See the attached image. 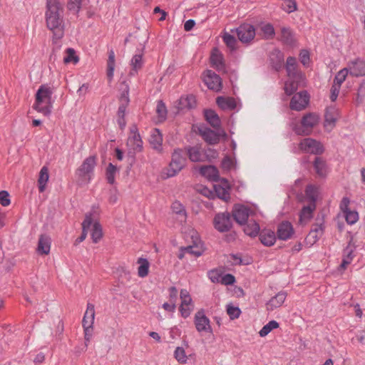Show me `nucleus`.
Wrapping results in <instances>:
<instances>
[{
  "label": "nucleus",
  "mask_w": 365,
  "mask_h": 365,
  "mask_svg": "<svg viewBox=\"0 0 365 365\" xmlns=\"http://www.w3.org/2000/svg\"><path fill=\"white\" fill-rule=\"evenodd\" d=\"M66 56L63 58L65 63H76L79 61V58L76 55V51L73 48H68L66 51Z\"/></svg>",
  "instance_id": "obj_43"
},
{
  "label": "nucleus",
  "mask_w": 365,
  "mask_h": 365,
  "mask_svg": "<svg viewBox=\"0 0 365 365\" xmlns=\"http://www.w3.org/2000/svg\"><path fill=\"white\" fill-rule=\"evenodd\" d=\"M125 105L122 104L119 106L118 110V123L120 128V129H124L126 125V122L125 120Z\"/></svg>",
  "instance_id": "obj_48"
},
{
  "label": "nucleus",
  "mask_w": 365,
  "mask_h": 365,
  "mask_svg": "<svg viewBox=\"0 0 365 365\" xmlns=\"http://www.w3.org/2000/svg\"><path fill=\"white\" fill-rule=\"evenodd\" d=\"M346 68H348V72L353 76H365V61L359 58L350 61Z\"/></svg>",
  "instance_id": "obj_17"
},
{
  "label": "nucleus",
  "mask_w": 365,
  "mask_h": 365,
  "mask_svg": "<svg viewBox=\"0 0 365 365\" xmlns=\"http://www.w3.org/2000/svg\"><path fill=\"white\" fill-rule=\"evenodd\" d=\"M115 67V54L113 51H110L108 56V76L112 78L113 76V71Z\"/></svg>",
  "instance_id": "obj_52"
},
{
  "label": "nucleus",
  "mask_w": 365,
  "mask_h": 365,
  "mask_svg": "<svg viewBox=\"0 0 365 365\" xmlns=\"http://www.w3.org/2000/svg\"><path fill=\"white\" fill-rule=\"evenodd\" d=\"M186 154L183 150L177 148L172 153L171 161L165 169V174L167 178L176 175L186 165Z\"/></svg>",
  "instance_id": "obj_4"
},
{
  "label": "nucleus",
  "mask_w": 365,
  "mask_h": 365,
  "mask_svg": "<svg viewBox=\"0 0 365 365\" xmlns=\"http://www.w3.org/2000/svg\"><path fill=\"white\" fill-rule=\"evenodd\" d=\"M149 142L154 150L158 153H162L163 135L160 132L159 129H153L150 135Z\"/></svg>",
  "instance_id": "obj_20"
},
{
  "label": "nucleus",
  "mask_w": 365,
  "mask_h": 365,
  "mask_svg": "<svg viewBox=\"0 0 365 365\" xmlns=\"http://www.w3.org/2000/svg\"><path fill=\"white\" fill-rule=\"evenodd\" d=\"M116 167L112 163H109L106 169V179L108 183L114 184L115 182V174L116 172Z\"/></svg>",
  "instance_id": "obj_50"
},
{
  "label": "nucleus",
  "mask_w": 365,
  "mask_h": 365,
  "mask_svg": "<svg viewBox=\"0 0 365 365\" xmlns=\"http://www.w3.org/2000/svg\"><path fill=\"white\" fill-rule=\"evenodd\" d=\"M205 117L207 123L213 128H218L220 127V120L215 111L206 110L205 111Z\"/></svg>",
  "instance_id": "obj_34"
},
{
  "label": "nucleus",
  "mask_w": 365,
  "mask_h": 365,
  "mask_svg": "<svg viewBox=\"0 0 365 365\" xmlns=\"http://www.w3.org/2000/svg\"><path fill=\"white\" fill-rule=\"evenodd\" d=\"M175 359L180 364H185L187 360L185 351L182 347H177L174 352Z\"/></svg>",
  "instance_id": "obj_45"
},
{
  "label": "nucleus",
  "mask_w": 365,
  "mask_h": 365,
  "mask_svg": "<svg viewBox=\"0 0 365 365\" xmlns=\"http://www.w3.org/2000/svg\"><path fill=\"white\" fill-rule=\"evenodd\" d=\"M196 101L193 96L181 97L179 101L180 108H192L195 106Z\"/></svg>",
  "instance_id": "obj_40"
},
{
  "label": "nucleus",
  "mask_w": 365,
  "mask_h": 365,
  "mask_svg": "<svg viewBox=\"0 0 365 365\" xmlns=\"http://www.w3.org/2000/svg\"><path fill=\"white\" fill-rule=\"evenodd\" d=\"M200 173L210 180L217 181L219 178L218 170L213 165H204L200 168Z\"/></svg>",
  "instance_id": "obj_25"
},
{
  "label": "nucleus",
  "mask_w": 365,
  "mask_h": 365,
  "mask_svg": "<svg viewBox=\"0 0 365 365\" xmlns=\"http://www.w3.org/2000/svg\"><path fill=\"white\" fill-rule=\"evenodd\" d=\"M46 22L53 38L61 39L64 35L63 7L58 0H47Z\"/></svg>",
  "instance_id": "obj_1"
},
{
  "label": "nucleus",
  "mask_w": 365,
  "mask_h": 365,
  "mask_svg": "<svg viewBox=\"0 0 365 365\" xmlns=\"http://www.w3.org/2000/svg\"><path fill=\"white\" fill-rule=\"evenodd\" d=\"M284 11L287 13H292L297 9L296 0H284Z\"/></svg>",
  "instance_id": "obj_60"
},
{
  "label": "nucleus",
  "mask_w": 365,
  "mask_h": 365,
  "mask_svg": "<svg viewBox=\"0 0 365 365\" xmlns=\"http://www.w3.org/2000/svg\"><path fill=\"white\" fill-rule=\"evenodd\" d=\"M279 327V323L274 320H272L264 325L262 329L259 331V336L264 337L267 336L274 329Z\"/></svg>",
  "instance_id": "obj_42"
},
{
  "label": "nucleus",
  "mask_w": 365,
  "mask_h": 365,
  "mask_svg": "<svg viewBox=\"0 0 365 365\" xmlns=\"http://www.w3.org/2000/svg\"><path fill=\"white\" fill-rule=\"evenodd\" d=\"M130 65L133 67V70L138 72L143 66V53H138L133 56Z\"/></svg>",
  "instance_id": "obj_46"
},
{
  "label": "nucleus",
  "mask_w": 365,
  "mask_h": 365,
  "mask_svg": "<svg viewBox=\"0 0 365 365\" xmlns=\"http://www.w3.org/2000/svg\"><path fill=\"white\" fill-rule=\"evenodd\" d=\"M281 41L288 46H294L295 43L294 35L289 28H282Z\"/></svg>",
  "instance_id": "obj_36"
},
{
  "label": "nucleus",
  "mask_w": 365,
  "mask_h": 365,
  "mask_svg": "<svg viewBox=\"0 0 365 365\" xmlns=\"http://www.w3.org/2000/svg\"><path fill=\"white\" fill-rule=\"evenodd\" d=\"M0 203L2 206H8L10 204L9 194L7 191L0 192Z\"/></svg>",
  "instance_id": "obj_63"
},
{
  "label": "nucleus",
  "mask_w": 365,
  "mask_h": 365,
  "mask_svg": "<svg viewBox=\"0 0 365 365\" xmlns=\"http://www.w3.org/2000/svg\"><path fill=\"white\" fill-rule=\"evenodd\" d=\"M287 297V294L284 292L277 293L274 297H272L266 304V309L267 311H273L274 309L280 307L284 302Z\"/></svg>",
  "instance_id": "obj_19"
},
{
  "label": "nucleus",
  "mask_w": 365,
  "mask_h": 365,
  "mask_svg": "<svg viewBox=\"0 0 365 365\" xmlns=\"http://www.w3.org/2000/svg\"><path fill=\"white\" fill-rule=\"evenodd\" d=\"M93 223V214L91 212L87 213L85 219L82 222V233L79 237L76 240V244L83 242L87 236L88 232L91 228Z\"/></svg>",
  "instance_id": "obj_23"
},
{
  "label": "nucleus",
  "mask_w": 365,
  "mask_h": 365,
  "mask_svg": "<svg viewBox=\"0 0 365 365\" xmlns=\"http://www.w3.org/2000/svg\"><path fill=\"white\" fill-rule=\"evenodd\" d=\"M305 194L310 200V202L315 203L317 197V188L315 186L312 185H307L305 190Z\"/></svg>",
  "instance_id": "obj_47"
},
{
  "label": "nucleus",
  "mask_w": 365,
  "mask_h": 365,
  "mask_svg": "<svg viewBox=\"0 0 365 365\" xmlns=\"http://www.w3.org/2000/svg\"><path fill=\"white\" fill-rule=\"evenodd\" d=\"M173 213L177 215V220L180 222H185L187 219V213L184 206L179 202L175 201L171 206Z\"/></svg>",
  "instance_id": "obj_28"
},
{
  "label": "nucleus",
  "mask_w": 365,
  "mask_h": 365,
  "mask_svg": "<svg viewBox=\"0 0 365 365\" xmlns=\"http://www.w3.org/2000/svg\"><path fill=\"white\" fill-rule=\"evenodd\" d=\"M213 222L215 228L220 232L229 231L232 225L231 215L229 212L216 215Z\"/></svg>",
  "instance_id": "obj_9"
},
{
  "label": "nucleus",
  "mask_w": 365,
  "mask_h": 365,
  "mask_svg": "<svg viewBox=\"0 0 365 365\" xmlns=\"http://www.w3.org/2000/svg\"><path fill=\"white\" fill-rule=\"evenodd\" d=\"M127 146L129 148L128 153L131 155L143 150V141L135 125L130 128V135L128 138Z\"/></svg>",
  "instance_id": "obj_6"
},
{
  "label": "nucleus",
  "mask_w": 365,
  "mask_h": 365,
  "mask_svg": "<svg viewBox=\"0 0 365 365\" xmlns=\"http://www.w3.org/2000/svg\"><path fill=\"white\" fill-rule=\"evenodd\" d=\"M204 82L210 90L219 91L222 88V81L220 77L210 70H208L205 72L204 76Z\"/></svg>",
  "instance_id": "obj_15"
},
{
  "label": "nucleus",
  "mask_w": 365,
  "mask_h": 365,
  "mask_svg": "<svg viewBox=\"0 0 365 365\" xmlns=\"http://www.w3.org/2000/svg\"><path fill=\"white\" fill-rule=\"evenodd\" d=\"M235 282V277L231 274H227L222 277L220 283L225 285L233 284Z\"/></svg>",
  "instance_id": "obj_64"
},
{
  "label": "nucleus",
  "mask_w": 365,
  "mask_h": 365,
  "mask_svg": "<svg viewBox=\"0 0 365 365\" xmlns=\"http://www.w3.org/2000/svg\"><path fill=\"white\" fill-rule=\"evenodd\" d=\"M316 209V203L309 202L307 206H304L299 214V223L306 224L312 217V213Z\"/></svg>",
  "instance_id": "obj_22"
},
{
  "label": "nucleus",
  "mask_w": 365,
  "mask_h": 365,
  "mask_svg": "<svg viewBox=\"0 0 365 365\" xmlns=\"http://www.w3.org/2000/svg\"><path fill=\"white\" fill-rule=\"evenodd\" d=\"M185 150V154L192 162H205L207 160V155L200 145L188 146Z\"/></svg>",
  "instance_id": "obj_13"
},
{
  "label": "nucleus",
  "mask_w": 365,
  "mask_h": 365,
  "mask_svg": "<svg viewBox=\"0 0 365 365\" xmlns=\"http://www.w3.org/2000/svg\"><path fill=\"white\" fill-rule=\"evenodd\" d=\"M137 263L139 264L138 274L140 277H145L148 274L150 263L147 259L140 257Z\"/></svg>",
  "instance_id": "obj_37"
},
{
  "label": "nucleus",
  "mask_w": 365,
  "mask_h": 365,
  "mask_svg": "<svg viewBox=\"0 0 365 365\" xmlns=\"http://www.w3.org/2000/svg\"><path fill=\"white\" fill-rule=\"evenodd\" d=\"M227 313L231 319H235L240 317L241 314V310L237 307L227 305Z\"/></svg>",
  "instance_id": "obj_56"
},
{
  "label": "nucleus",
  "mask_w": 365,
  "mask_h": 365,
  "mask_svg": "<svg viewBox=\"0 0 365 365\" xmlns=\"http://www.w3.org/2000/svg\"><path fill=\"white\" fill-rule=\"evenodd\" d=\"M193 308H194V305L193 304H190V305H182V304H180V312L181 316L183 318L188 317L190 315L192 311L193 310Z\"/></svg>",
  "instance_id": "obj_61"
},
{
  "label": "nucleus",
  "mask_w": 365,
  "mask_h": 365,
  "mask_svg": "<svg viewBox=\"0 0 365 365\" xmlns=\"http://www.w3.org/2000/svg\"><path fill=\"white\" fill-rule=\"evenodd\" d=\"M344 214L345 215L346 222L349 225H354L359 220V215L357 212L349 210Z\"/></svg>",
  "instance_id": "obj_54"
},
{
  "label": "nucleus",
  "mask_w": 365,
  "mask_h": 365,
  "mask_svg": "<svg viewBox=\"0 0 365 365\" xmlns=\"http://www.w3.org/2000/svg\"><path fill=\"white\" fill-rule=\"evenodd\" d=\"M82 0H69L68 9L78 14L81 8Z\"/></svg>",
  "instance_id": "obj_57"
},
{
  "label": "nucleus",
  "mask_w": 365,
  "mask_h": 365,
  "mask_svg": "<svg viewBox=\"0 0 365 365\" xmlns=\"http://www.w3.org/2000/svg\"><path fill=\"white\" fill-rule=\"evenodd\" d=\"M195 328L198 332H207L212 334V329L210 325V319L205 316L203 309L196 312L194 317Z\"/></svg>",
  "instance_id": "obj_8"
},
{
  "label": "nucleus",
  "mask_w": 365,
  "mask_h": 365,
  "mask_svg": "<svg viewBox=\"0 0 365 365\" xmlns=\"http://www.w3.org/2000/svg\"><path fill=\"white\" fill-rule=\"evenodd\" d=\"M286 71L289 78L304 79V76L301 71L297 69V66H286Z\"/></svg>",
  "instance_id": "obj_44"
},
{
  "label": "nucleus",
  "mask_w": 365,
  "mask_h": 365,
  "mask_svg": "<svg viewBox=\"0 0 365 365\" xmlns=\"http://www.w3.org/2000/svg\"><path fill=\"white\" fill-rule=\"evenodd\" d=\"M223 41L225 43V44L227 45V46L231 51H234L235 49L237 40L232 35L225 33L223 35Z\"/></svg>",
  "instance_id": "obj_51"
},
{
  "label": "nucleus",
  "mask_w": 365,
  "mask_h": 365,
  "mask_svg": "<svg viewBox=\"0 0 365 365\" xmlns=\"http://www.w3.org/2000/svg\"><path fill=\"white\" fill-rule=\"evenodd\" d=\"M261 30L265 38L271 39L274 36V27L270 24H267L262 26Z\"/></svg>",
  "instance_id": "obj_53"
},
{
  "label": "nucleus",
  "mask_w": 365,
  "mask_h": 365,
  "mask_svg": "<svg viewBox=\"0 0 365 365\" xmlns=\"http://www.w3.org/2000/svg\"><path fill=\"white\" fill-rule=\"evenodd\" d=\"M95 318V308L94 305L88 303L87 309L83 318L82 324L83 327H93Z\"/></svg>",
  "instance_id": "obj_26"
},
{
  "label": "nucleus",
  "mask_w": 365,
  "mask_h": 365,
  "mask_svg": "<svg viewBox=\"0 0 365 365\" xmlns=\"http://www.w3.org/2000/svg\"><path fill=\"white\" fill-rule=\"evenodd\" d=\"M215 191H216V193L217 195V196L224 200H227V199L230 198V194L228 192V191L225 189L224 187H221V186H215Z\"/></svg>",
  "instance_id": "obj_62"
},
{
  "label": "nucleus",
  "mask_w": 365,
  "mask_h": 365,
  "mask_svg": "<svg viewBox=\"0 0 365 365\" xmlns=\"http://www.w3.org/2000/svg\"><path fill=\"white\" fill-rule=\"evenodd\" d=\"M242 225L244 232L248 236L255 237L259 232V225L255 220H250Z\"/></svg>",
  "instance_id": "obj_29"
},
{
  "label": "nucleus",
  "mask_w": 365,
  "mask_h": 365,
  "mask_svg": "<svg viewBox=\"0 0 365 365\" xmlns=\"http://www.w3.org/2000/svg\"><path fill=\"white\" fill-rule=\"evenodd\" d=\"M50 248L51 238L47 235H41L38 242L37 252L39 255H48L50 252Z\"/></svg>",
  "instance_id": "obj_24"
},
{
  "label": "nucleus",
  "mask_w": 365,
  "mask_h": 365,
  "mask_svg": "<svg viewBox=\"0 0 365 365\" xmlns=\"http://www.w3.org/2000/svg\"><path fill=\"white\" fill-rule=\"evenodd\" d=\"M200 133L202 138L209 144H217L220 140V135L208 128H200Z\"/></svg>",
  "instance_id": "obj_21"
},
{
  "label": "nucleus",
  "mask_w": 365,
  "mask_h": 365,
  "mask_svg": "<svg viewBox=\"0 0 365 365\" xmlns=\"http://www.w3.org/2000/svg\"><path fill=\"white\" fill-rule=\"evenodd\" d=\"M223 273L224 269L222 267H219L210 270L207 272V276L212 282L219 283L220 282Z\"/></svg>",
  "instance_id": "obj_38"
},
{
  "label": "nucleus",
  "mask_w": 365,
  "mask_h": 365,
  "mask_svg": "<svg viewBox=\"0 0 365 365\" xmlns=\"http://www.w3.org/2000/svg\"><path fill=\"white\" fill-rule=\"evenodd\" d=\"M314 168L319 177H325L327 173L326 162L320 157H316L314 160Z\"/></svg>",
  "instance_id": "obj_33"
},
{
  "label": "nucleus",
  "mask_w": 365,
  "mask_h": 365,
  "mask_svg": "<svg viewBox=\"0 0 365 365\" xmlns=\"http://www.w3.org/2000/svg\"><path fill=\"white\" fill-rule=\"evenodd\" d=\"M156 112L160 120H165L167 116V109L165 103L162 101L158 102Z\"/></svg>",
  "instance_id": "obj_55"
},
{
  "label": "nucleus",
  "mask_w": 365,
  "mask_h": 365,
  "mask_svg": "<svg viewBox=\"0 0 365 365\" xmlns=\"http://www.w3.org/2000/svg\"><path fill=\"white\" fill-rule=\"evenodd\" d=\"M349 72L348 68H343L336 75L333 85H339L341 87V83L345 81Z\"/></svg>",
  "instance_id": "obj_49"
},
{
  "label": "nucleus",
  "mask_w": 365,
  "mask_h": 365,
  "mask_svg": "<svg viewBox=\"0 0 365 365\" xmlns=\"http://www.w3.org/2000/svg\"><path fill=\"white\" fill-rule=\"evenodd\" d=\"M294 234V229L289 222H283L278 226L277 236L279 239L287 240L292 237Z\"/></svg>",
  "instance_id": "obj_18"
},
{
  "label": "nucleus",
  "mask_w": 365,
  "mask_h": 365,
  "mask_svg": "<svg viewBox=\"0 0 365 365\" xmlns=\"http://www.w3.org/2000/svg\"><path fill=\"white\" fill-rule=\"evenodd\" d=\"M365 99V80L363 81L361 84L359 86L357 91L356 103L358 104L361 103Z\"/></svg>",
  "instance_id": "obj_59"
},
{
  "label": "nucleus",
  "mask_w": 365,
  "mask_h": 365,
  "mask_svg": "<svg viewBox=\"0 0 365 365\" xmlns=\"http://www.w3.org/2000/svg\"><path fill=\"white\" fill-rule=\"evenodd\" d=\"M319 121L320 117L317 113H308L303 115L300 125H294L292 129L299 135H309Z\"/></svg>",
  "instance_id": "obj_3"
},
{
  "label": "nucleus",
  "mask_w": 365,
  "mask_h": 365,
  "mask_svg": "<svg viewBox=\"0 0 365 365\" xmlns=\"http://www.w3.org/2000/svg\"><path fill=\"white\" fill-rule=\"evenodd\" d=\"M324 216L318 215L316 218V222L312 225V230L306 238L308 243L313 245L322 236L324 230Z\"/></svg>",
  "instance_id": "obj_7"
},
{
  "label": "nucleus",
  "mask_w": 365,
  "mask_h": 365,
  "mask_svg": "<svg viewBox=\"0 0 365 365\" xmlns=\"http://www.w3.org/2000/svg\"><path fill=\"white\" fill-rule=\"evenodd\" d=\"M252 214L249 208L243 205H236L232 210L235 220L240 225L248 221L249 217Z\"/></svg>",
  "instance_id": "obj_16"
},
{
  "label": "nucleus",
  "mask_w": 365,
  "mask_h": 365,
  "mask_svg": "<svg viewBox=\"0 0 365 365\" xmlns=\"http://www.w3.org/2000/svg\"><path fill=\"white\" fill-rule=\"evenodd\" d=\"M339 118V113L337 108L334 106L328 107L324 115V128L328 130H331Z\"/></svg>",
  "instance_id": "obj_14"
},
{
  "label": "nucleus",
  "mask_w": 365,
  "mask_h": 365,
  "mask_svg": "<svg viewBox=\"0 0 365 365\" xmlns=\"http://www.w3.org/2000/svg\"><path fill=\"white\" fill-rule=\"evenodd\" d=\"M236 33L241 42L247 43L254 39L255 36V29L250 24H243L236 29Z\"/></svg>",
  "instance_id": "obj_11"
},
{
  "label": "nucleus",
  "mask_w": 365,
  "mask_h": 365,
  "mask_svg": "<svg viewBox=\"0 0 365 365\" xmlns=\"http://www.w3.org/2000/svg\"><path fill=\"white\" fill-rule=\"evenodd\" d=\"M96 165V157L95 155L89 156L83 160L81 166L76 171V175L81 183H88L90 182Z\"/></svg>",
  "instance_id": "obj_5"
},
{
  "label": "nucleus",
  "mask_w": 365,
  "mask_h": 365,
  "mask_svg": "<svg viewBox=\"0 0 365 365\" xmlns=\"http://www.w3.org/2000/svg\"><path fill=\"white\" fill-rule=\"evenodd\" d=\"M91 236L93 243H98L103 237V230L101 224L93 217V223L91 226Z\"/></svg>",
  "instance_id": "obj_31"
},
{
  "label": "nucleus",
  "mask_w": 365,
  "mask_h": 365,
  "mask_svg": "<svg viewBox=\"0 0 365 365\" xmlns=\"http://www.w3.org/2000/svg\"><path fill=\"white\" fill-rule=\"evenodd\" d=\"M210 60L212 65L215 66L218 71H221L224 68L222 56L217 50L212 52Z\"/></svg>",
  "instance_id": "obj_39"
},
{
  "label": "nucleus",
  "mask_w": 365,
  "mask_h": 365,
  "mask_svg": "<svg viewBox=\"0 0 365 365\" xmlns=\"http://www.w3.org/2000/svg\"><path fill=\"white\" fill-rule=\"evenodd\" d=\"M182 251H185L187 253L192 255L195 257H200L203 253L202 247L197 244L182 247Z\"/></svg>",
  "instance_id": "obj_41"
},
{
  "label": "nucleus",
  "mask_w": 365,
  "mask_h": 365,
  "mask_svg": "<svg viewBox=\"0 0 365 365\" xmlns=\"http://www.w3.org/2000/svg\"><path fill=\"white\" fill-rule=\"evenodd\" d=\"M180 299H181V304H182V305L192 304V298L187 289H181Z\"/></svg>",
  "instance_id": "obj_58"
},
{
  "label": "nucleus",
  "mask_w": 365,
  "mask_h": 365,
  "mask_svg": "<svg viewBox=\"0 0 365 365\" xmlns=\"http://www.w3.org/2000/svg\"><path fill=\"white\" fill-rule=\"evenodd\" d=\"M259 240L265 246H272L276 240L275 233L271 230L262 231L259 234Z\"/></svg>",
  "instance_id": "obj_32"
},
{
  "label": "nucleus",
  "mask_w": 365,
  "mask_h": 365,
  "mask_svg": "<svg viewBox=\"0 0 365 365\" xmlns=\"http://www.w3.org/2000/svg\"><path fill=\"white\" fill-rule=\"evenodd\" d=\"M309 102V96L306 91H303L293 96L289 106L292 110L300 111L308 106Z\"/></svg>",
  "instance_id": "obj_10"
},
{
  "label": "nucleus",
  "mask_w": 365,
  "mask_h": 365,
  "mask_svg": "<svg viewBox=\"0 0 365 365\" xmlns=\"http://www.w3.org/2000/svg\"><path fill=\"white\" fill-rule=\"evenodd\" d=\"M48 178V169L47 167L43 166L40 170L38 180V189L40 192H43L45 190Z\"/></svg>",
  "instance_id": "obj_35"
},
{
  "label": "nucleus",
  "mask_w": 365,
  "mask_h": 365,
  "mask_svg": "<svg viewBox=\"0 0 365 365\" xmlns=\"http://www.w3.org/2000/svg\"><path fill=\"white\" fill-rule=\"evenodd\" d=\"M216 103L217 106L222 110H234L237 103L233 98H225L220 96L217 98Z\"/></svg>",
  "instance_id": "obj_27"
},
{
  "label": "nucleus",
  "mask_w": 365,
  "mask_h": 365,
  "mask_svg": "<svg viewBox=\"0 0 365 365\" xmlns=\"http://www.w3.org/2000/svg\"><path fill=\"white\" fill-rule=\"evenodd\" d=\"M52 89L49 86H41L36 93L33 108L45 116L50 115L52 108Z\"/></svg>",
  "instance_id": "obj_2"
},
{
  "label": "nucleus",
  "mask_w": 365,
  "mask_h": 365,
  "mask_svg": "<svg viewBox=\"0 0 365 365\" xmlns=\"http://www.w3.org/2000/svg\"><path fill=\"white\" fill-rule=\"evenodd\" d=\"M304 79H294V78H289L285 82L284 84V91L285 93L290 96L293 94L298 88L299 86L303 85Z\"/></svg>",
  "instance_id": "obj_30"
},
{
  "label": "nucleus",
  "mask_w": 365,
  "mask_h": 365,
  "mask_svg": "<svg viewBox=\"0 0 365 365\" xmlns=\"http://www.w3.org/2000/svg\"><path fill=\"white\" fill-rule=\"evenodd\" d=\"M299 147L304 152L316 155L321 154L324 151L323 146L319 142L309 138L303 139L300 142Z\"/></svg>",
  "instance_id": "obj_12"
}]
</instances>
